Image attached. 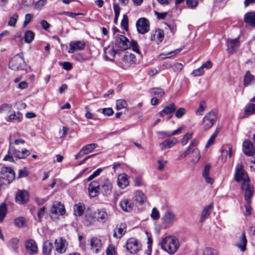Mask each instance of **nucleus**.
Segmentation results:
<instances>
[{
    "mask_svg": "<svg viewBox=\"0 0 255 255\" xmlns=\"http://www.w3.org/2000/svg\"><path fill=\"white\" fill-rule=\"evenodd\" d=\"M126 225L121 224L120 227L117 229V232H115L114 234V237L120 238L126 232Z\"/></svg>",
    "mask_w": 255,
    "mask_h": 255,
    "instance_id": "obj_43",
    "label": "nucleus"
},
{
    "mask_svg": "<svg viewBox=\"0 0 255 255\" xmlns=\"http://www.w3.org/2000/svg\"><path fill=\"white\" fill-rule=\"evenodd\" d=\"M18 18V15L16 13L13 14L11 16L9 17L8 21V25L14 27L16 23Z\"/></svg>",
    "mask_w": 255,
    "mask_h": 255,
    "instance_id": "obj_57",
    "label": "nucleus"
},
{
    "mask_svg": "<svg viewBox=\"0 0 255 255\" xmlns=\"http://www.w3.org/2000/svg\"><path fill=\"white\" fill-rule=\"evenodd\" d=\"M120 205L122 209L127 212H130L133 209V203L128 199L122 200L120 203Z\"/></svg>",
    "mask_w": 255,
    "mask_h": 255,
    "instance_id": "obj_27",
    "label": "nucleus"
},
{
    "mask_svg": "<svg viewBox=\"0 0 255 255\" xmlns=\"http://www.w3.org/2000/svg\"><path fill=\"white\" fill-rule=\"evenodd\" d=\"M25 219L23 217H19L14 220V224L18 228H22L25 224Z\"/></svg>",
    "mask_w": 255,
    "mask_h": 255,
    "instance_id": "obj_44",
    "label": "nucleus"
},
{
    "mask_svg": "<svg viewBox=\"0 0 255 255\" xmlns=\"http://www.w3.org/2000/svg\"><path fill=\"white\" fill-rule=\"evenodd\" d=\"M193 134V132L186 133L184 135V136H183V137L182 138V139L181 141V144L182 145H186L188 143L189 140L192 138Z\"/></svg>",
    "mask_w": 255,
    "mask_h": 255,
    "instance_id": "obj_54",
    "label": "nucleus"
},
{
    "mask_svg": "<svg viewBox=\"0 0 255 255\" xmlns=\"http://www.w3.org/2000/svg\"><path fill=\"white\" fill-rule=\"evenodd\" d=\"M97 220L101 223H105L108 218V214L105 209L98 210L97 212Z\"/></svg>",
    "mask_w": 255,
    "mask_h": 255,
    "instance_id": "obj_32",
    "label": "nucleus"
},
{
    "mask_svg": "<svg viewBox=\"0 0 255 255\" xmlns=\"http://www.w3.org/2000/svg\"><path fill=\"white\" fill-rule=\"evenodd\" d=\"M102 189L105 195H108L111 194L112 189V185L111 182L107 179L104 180L102 185Z\"/></svg>",
    "mask_w": 255,
    "mask_h": 255,
    "instance_id": "obj_35",
    "label": "nucleus"
},
{
    "mask_svg": "<svg viewBox=\"0 0 255 255\" xmlns=\"http://www.w3.org/2000/svg\"><path fill=\"white\" fill-rule=\"evenodd\" d=\"M160 245L161 249L169 255H174L180 246L178 239L174 236H167L163 238Z\"/></svg>",
    "mask_w": 255,
    "mask_h": 255,
    "instance_id": "obj_1",
    "label": "nucleus"
},
{
    "mask_svg": "<svg viewBox=\"0 0 255 255\" xmlns=\"http://www.w3.org/2000/svg\"><path fill=\"white\" fill-rule=\"evenodd\" d=\"M218 118L217 114L215 110H212L208 113L202 120L203 128L208 130L214 125Z\"/></svg>",
    "mask_w": 255,
    "mask_h": 255,
    "instance_id": "obj_4",
    "label": "nucleus"
},
{
    "mask_svg": "<svg viewBox=\"0 0 255 255\" xmlns=\"http://www.w3.org/2000/svg\"><path fill=\"white\" fill-rule=\"evenodd\" d=\"M149 92L151 96H156L157 98L161 97L165 94V92L162 89L158 87L150 89L149 90Z\"/></svg>",
    "mask_w": 255,
    "mask_h": 255,
    "instance_id": "obj_39",
    "label": "nucleus"
},
{
    "mask_svg": "<svg viewBox=\"0 0 255 255\" xmlns=\"http://www.w3.org/2000/svg\"><path fill=\"white\" fill-rule=\"evenodd\" d=\"M191 150V162L196 163L200 158V153L197 148H194Z\"/></svg>",
    "mask_w": 255,
    "mask_h": 255,
    "instance_id": "obj_38",
    "label": "nucleus"
},
{
    "mask_svg": "<svg viewBox=\"0 0 255 255\" xmlns=\"http://www.w3.org/2000/svg\"><path fill=\"white\" fill-rule=\"evenodd\" d=\"M117 183L120 188L125 189L129 184L128 175L125 173L119 175L117 178Z\"/></svg>",
    "mask_w": 255,
    "mask_h": 255,
    "instance_id": "obj_23",
    "label": "nucleus"
},
{
    "mask_svg": "<svg viewBox=\"0 0 255 255\" xmlns=\"http://www.w3.org/2000/svg\"><path fill=\"white\" fill-rule=\"evenodd\" d=\"M26 65L23 54L19 53L16 54L10 60L8 66L11 69L17 71L24 69Z\"/></svg>",
    "mask_w": 255,
    "mask_h": 255,
    "instance_id": "obj_3",
    "label": "nucleus"
},
{
    "mask_svg": "<svg viewBox=\"0 0 255 255\" xmlns=\"http://www.w3.org/2000/svg\"><path fill=\"white\" fill-rule=\"evenodd\" d=\"M96 220V214L91 211H86L83 222L85 226H89L92 225Z\"/></svg>",
    "mask_w": 255,
    "mask_h": 255,
    "instance_id": "obj_19",
    "label": "nucleus"
},
{
    "mask_svg": "<svg viewBox=\"0 0 255 255\" xmlns=\"http://www.w3.org/2000/svg\"><path fill=\"white\" fill-rule=\"evenodd\" d=\"M98 147L97 143H90L84 146L80 150V151L75 156L76 159H79L85 154L92 152L94 149Z\"/></svg>",
    "mask_w": 255,
    "mask_h": 255,
    "instance_id": "obj_13",
    "label": "nucleus"
},
{
    "mask_svg": "<svg viewBox=\"0 0 255 255\" xmlns=\"http://www.w3.org/2000/svg\"><path fill=\"white\" fill-rule=\"evenodd\" d=\"M0 190L3 185H8L15 179L14 170L9 167H2L0 169Z\"/></svg>",
    "mask_w": 255,
    "mask_h": 255,
    "instance_id": "obj_2",
    "label": "nucleus"
},
{
    "mask_svg": "<svg viewBox=\"0 0 255 255\" xmlns=\"http://www.w3.org/2000/svg\"><path fill=\"white\" fill-rule=\"evenodd\" d=\"M100 189V184L96 181H94L92 182L89 185L88 191L89 195L91 197H96Z\"/></svg>",
    "mask_w": 255,
    "mask_h": 255,
    "instance_id": "obj_22",
    "label": "nucleus"
},
{
    "mask_svg": "<svg viewBox=\"0 0 255 255\" xmlns=\"http://www.w3.org/2000/svg\"><path fill=\"white\" fill-rule=\"evenodd\" d=\"M210 168L211 165L210 164H207L204 167L202 172V176L207 183L212 184L213 183L214 180L213 178L209 176Z\"/></svg>",
    "mask_w": 255,
    "mask_h": 255,
    "instance_id": "obj_33",
    "label": "nucleus"
},
{
    "mask_svg": "<svg viewBox=\"0 0 255 255\" xmlns=\"http://www.w3.org/2000/svg\"><path fill=\"white\" fill-rule=\"evenodd\" d=\"M244 21L249 25L255 27V12L246 13L244 15Z\"/></svg>",
    "mask_w": 255,
    "mask_h": 255,
    "instance_id": "obj_31",
    "label": "nucleus"
},
{
    "mask_svg": "<svg viewBox=\"0 0 255 255\" xmlns=\"http://www.w3.org/2000/svg\"><path fill=\"white\" fill-rule=\"evenodd\" d=\"M19 240L17 238H12L8 242V246L15 252H17L18 248Z\"/></svg>",
    "mask_w": 255,
    "mask_h": 255,
    "instance_id": "obj_47",
    "label": "nucleus"
},
{
    "mask_svg": "<svg viewBox=\"0 0 255 255\" xmlns=\"http://www.w3.org/2000/svg\"><path fill=\"white\" fill-rule=\"evenodd\" d=\"M130 41L124 35H119L116 37L115 44L122 50H125L130 47Z\"/></svg>",
    "mask_w": 255,
    "mask_h": 255,
    "instance_id": "obj_10",
    "label": "nucleus"
},
{
    "mask_svg": "<svg viewBox=\"0 0 255 255\" xmlns=\"http://www.w3.org/2000/svg\"><path fill=\"white\" fill-rule=\"evenodd\" d=\"M204 73V69L201 66L199 68L193 70L192 72V75L194 76H199L203 75Z\"/></svg>",
    "mask_w": 255,
    "mask_h": 255,
    "instance_id": "obj_62",
    "label": "nucleus"
},
{
    "mask_svg": "<svg viewBox=\"0 0 255 255\" xmlns=\"http://www.w3.org/2000/svg\"><path fill=\"white\" fill-rule=\"evenodd\" d=\"M29 200V194L25 190H18L15 195V201L19 204L26 203Z\"/></svg>",
    "mask_w": 255,
    "mask_h": 255,
    "instance_id": "obj_15",
    "label": "nucleus"
},
{
    "mask_svg": "<svg viewBox=\"0 0 255 255\" xmlns=\"http://www.w3.org/2000/svg\"><path fill=\"white\" fill-rule=\"evenodd\" d=\"M150 216L151 218L154 220H156L159 218V213L156 208L152 209Z\"/></svg>",
    "mask_w": 255,
    "mask_h": 255,
    "instance_id": "obj_61",
    "label": "nucleus"
},
{
    "mask_svg": "<svg viewBox=\"0 0 255 255\" xmlns=\"http://www.w3.org/2000/svg\"><path fill=\"white\" fill-rule=\"evenodd\" d=\"M85 207L83 203H79L75 205L74 212L76 215L81 216L85 210Z\"/></svg>",
    "mask_w": 255,
    "mask_h": 255,
    "instance_id": "obj_42",
    "label": "nucleus"
},
{
    "mask_svg": "<svg viewBox=\"0 0 255 255\" xmlns=\"http://www.w3.org/2000/svg\"><path fill=\"white\" fill-rule=\"evenodd\" d=\"M131 47L132 50L135 51L136 53L140 54V52L139 50V46L137 44V43L135 40H131L130 42V47Z\"/></svg>",
    "mask_w": 255,
    "mask_h": 255,
    "instance_id": "obj_58",
    "label": "nucleus"
},
{
    "mask_svg": "<svg viewBox=\"0 0 255 255\" xmlns=\"http://www.w3.org/2000/svg\"><path fill=\"white\" fill-rule=\"evenodd\" d=\"M180 51V50L179 49H176L175 50L170 51L169 52H167L166 53H163L160 54V56H163V58H171L173 57L174 55L177 54L178 53H179Z\"/></svg>",
    "mask_w": 255,
    "mask_h": 255,
    "instance_id": "obj_55",
    "label": "nucleus"
},
{
    "mask_svg": "<svg viewBox=\"0 0 255 255\" xmlns=\"http://www.w3.org/2000/svg\"><path fill=\"white\" fill-rule=\"evenodd\" d=\"M86 43L84 41H72L69 43V53H73L76 51H80L84 49Z\"/></svg>",
    "mask_w": 255,
    "mask_h": 255,
    "instance_id": "obj_11",
    "label": "nucleus"
},
{
    "mask_svg": "<svg viewBox=\"0 0 255 255\" xmlns=\"http://www.w3.org/2000/svg\"><path fill=\"white\" fill-rule=\"evenodd\" d=\"M137 32L144 34L149 30V22L145 18H140L136 22Z\"/></svg>",
    "mask_w": 255,
    "mask_h": 255,
    "instance_id": "obj_9",
    "label": "nucleus"
},
{
    "mask_svg": "<svg viewBox=\"0 0 255 255\" xmlns=\"http://www.w3.org/2000/svg\"><path fill=\"white\" fill-rule=\"evenodd\" d=\"M213 209V203H210L208 205L204 207V208L203 209L201 216L200 217V221L201 222L204 221L209 216Z\"/></svg>",
    "mask_w": 255,
    "mask_h": 255,
    "instance_id": "obj_28",
    "label": "nucleus"
},
{
    "mask_svg": "<svg viewBox=\"0 0 255 255\" xmlns=\"http://www.w3.org/2000/svg\"><path fill=\"white\" fill-rule=\"evenodd\" d=\"M247 240L245 233H242L239 237L236 246L242 252H244L247 250Z\"/></svg>",
    "mask_w": 255,
    "mask_h": 255,
    "instance_id": "obj_26",
    "label": "nucleus"
},
{
    "mask_svg": "<svg viewBox=\"0 0 255 255\" xmlns=\"http://www.w3.org/2000/svg\"><path fill=\"white\" fill-rule=\"evenodd\" d=\"M90 246L93 252L98 254L102 246L101 240L97 237H93L90 240Z\"/></svg>",
    "mask_w": 255,
    "mask_h": 255,
    "instance_id": "obj_20",
    "label": "nucleus"
},
{
    "mask_svg": "<svg viewBox=\"0 0 255 255\" xmlns=\"http://www.w3.org/2000/svg\"><path fill=\"white\" fill-rule=\"evenodd\" d=\"M164 38V33L162 30L158 29L156 30V39L157 41L161 42Z\"/></svg>",
    "mask_w": 255,
    "mask_h": 255,
    "instance_id": "obj_56",
    "label": "nucleus"
},
{
    "mask_svg": "<svg viewBox=\"0 0 255 255\" xmlns=\"http://www.w3.org/2000/svg\"><path fill=\"white\" fill-rule=\"evenodd\" d=\"M55 249L56 251L59 254L65 253L67 248V243L66 241L62 238L55 241Z\"/></svg>",
    "mask_w": 255,
    "mask_h": 255,
    "instance_id": "obj_16",
    "label": "nucleus"
},
{
    "mask_svg": "<svg viewBox=\"0 0 255 255\" xmlns=\"http://www.w3.org/2000/svg\"><path fill=\"white\" fill-rule=\"evenodd\" d=\"M255 112V104H251L247 106L245 110V114L246 115H251L253 114Z\"/></svg>",
    "mask_w": 255,
    "mask_h": 255,
    "instance_id": "obj_51",
    "label": "nucleus"
},
{
    "mask_svg": "<svg viewBox=\"0 0 255 255\" xmlns=\"http://www.w3.org/2000/svg\"><path fill=\"white\" fill-rule=\"evenodd\" d=\"M34 33L31 30H27L24 33V41L26 43H30L34 39Z\"/></svg>",
    "mask_w": 255,
    "mask_h": 255,
    "instance_id": "obj_45",
    "label": "nucleus"
},
{
    "mask_svg": "<svg viewBox=\"0 0 255 255\" xmlns=\"http://www.w3.org/2000/svg\"><path fill=\"white\" fill-rule=\"evenodd\" d=\"M255 81V76L252 75L249 71L246 72L244 77V85L247 87Z\"/></svg>",
    "mask_w": 255,
    "mask_h": 255,
    "instance_id": "obj_34",
    "label": "nucleus"
},
{
    "mask_svg": "<svg viewBox=\"0 0 255 255\" xmlns=\"http://www.w3.org/2000/svg\"><path fill=\"white\" fill-rule=\"evenodd\" d=\"M141 247V244L136 238L128 239L126 243V249L130 254H135L139 252Z\"/></svg>",
    "mask_w": 255,
    "mask_h": 255,
    "instance_id": "obj_6",
    "label": "nucleus"
},
{
    "mask_svg": "<svg viewBox=\"0 0 255 255\" xmlns=\"http://www.w3.org/2000/svg\"><path fill=\"white\" fill-rule=\"evenodd\" d=\"M241 189L245 191V199L247 202H250L251 199L254 193V186L251 185L250 180H246L243 182Z\"/></svg>",
    "mask_w": 255,
    "mask_h": 255,
    "instance_id": "obj_7",
    "label": "nucleus"
},
{
    "mask_svg": "<svg viewBox=\"0 0 255 255\" xmlns=\"http://www.w3.org/2000/svg\"><path fill=\"white\" fill-rule=\"evenodd\" d=\"M23 119L22 114L17 111L16 113L13 111L6 119L7 122L19 123L21 122Z\"/></svg>",
    "mask_w": 255,
    "mask_h": 255,
    "instance_id": "obj_24",
    "label": "nucleus"
},
{
    "mask_svg": "<svg viewBox=\"0 0 255 255\" xmlns=\"http://www.w3.org/2000/svg\"><path fill=\"white\" fill-rule=\"evenodd\" d=\"M7 213V206L5 202L0 204V223L5 218Z\"/></svg>",
    "mask_w": 255,
    "mask_h": 255,
    "instance_id": "obj_40",
    "label": "nucleus"
},
{
    "mask_svg": "<svg viewBox=\"0 0 255 255\" xmlns=\"http://www.w3.org/2000/svg\"><path fill=\"white\" fill-rule=\"evenodd\" d=\"M134 200L136 202L139 203H143L146 200V196L140 190H137L134 193Z\"/></svg>",
    "mask_w": 255,
    "mask_h": 255,
    "instance_id": "obj_37",
    "label": "nucleus"
},
{
    "mask_svg": "<svg viewBox=\"0 0 255 255\" xmlns=\"http://www.w3.org/2000/svg\"><path fill=\"white\" fill-rule=\"evenodd\" d=\"M165 24L169 29L172 33H174L176 30V25L174 20H170L165 22Z\"/></svg>",
    "mask_w": 255,
    "mask_h": 255,
    "instance_id": "obj_48",
    "label": "nucleus"
},
{
    "mask_svg": "<svg viewBox=\"0 0 255 255\" xmlns=\"http://www.w3.org/2000/svg\"><path fill=\"white\" fill-rule=\"evenodd\" d=\"M162 219L166 224L171 225L176 220V215L171 210H168L165 212Z\"/></svg>",
    "mask_w": 255,
    "mask_h": 255,
    "instance_id": "obj_17",
    "label": "nucleus"
},
{
    "mask_svg": "<svg viewBox=\"0 0 255 255\" xmlns=\"http://www.w3.org/2000/svg\"><path fill=\"white\" fill-rule=\"evenodd\" d=\"M53 248V245L49 241L47 240L44 242L42 248V253L44 255H49Z\"/></svg>",
    "mask_w": 255,
    "mask_h": 255,
    "instance_id": "obj_36",
    "label": "nucleus"
},
{
    "mask_svg": "<svg viewBox=\"0 0 255 255\" xmlns=\"http://www.w3.org/2000/svg\"><path fill=\"white\" fill-rule=\"evenodd\" d=\"M103 169L102 168H98L95 170L89 177L88 178V181H91L95 177L99 176L101 173L103 171Z\"/></svg>",
    "mask_w": 255,
    "mask_h": 255,
    "instance_id": "obj_59",
    "label": "nucleus"
},
{
    "mask_svg": "<svg viewBox=\"0 0 255 255\" xmlns=\"http://www.w3.org/2000/svg\"><path fill=\"white\" fill-rule=\"evenodd\" d=\"M123 61L128 65H131L135 63L136 59L133 54L126 52L123 56Z\"/></svg>",
    "mask_w": 255,
    "mask_h": 255,
    "instance_id": "obj_30",
    "label": "nucleus"
},
{
    "mask_svg": "<svg viewBox=\"0 0 255 255\" xmlns=\"http://www.w3.org/2000/svg\"><path fill=\"white\" fill-rule=\"evenodd\" d=\"M176 110V107L174 103L170 104L166 106L160 113V116L162 117V113H164L165 115L171 114L174 112Z\"/></svg>",
    "mask_w": 255,
    "mask_h": 255,
    "instance_id": "obj_41",
    "label": "nucleus"
},
{
    "mask_svg": "<svg viewBox=\"0 0 255 255\" xmlns=\"http://www.w3.org/2000/svg\"><path fill=\"white\" fill-rule=\"evenodd\" d=\"M30 154V151L26 148H23L21 150L15 148H13L12 150V154L15 157L18 159L26 158Z\"/></svg>",
    "mask_w": 255,
    "mask_h": 255,
    "instance_id": "obj_25",
    "label": "nucleus"
},
{
    "mask_svg": "<svg viewBox=\"0 0 255 255\" xmlns=\"http://www.w3.org/2000/svg\"><path fill=\"white\" fill-rule=\"evenodd\" d=\"M107 255H116L115 248L114 246L110 245L106 250Z\"/></svg>",
    "mask_w": 255,
    "mask_h": 255,
    "instance_id": "obj_64",
    "label": "nucleus"
},
{
    "mask_svg": "<svg viewBox=\"0 0 255 255\" xmlns=\"http://www.w3.org/2000/svg\"><path fill=\"white\" fill-rule=\"evenodd\" d=\"M240 46V42L239 38L228 39L227 41V46L228 50L230 53L236 52Z\"/></svg>",
    "mask_w": 255,
    "mask_h": 255,
    "instance_id": "obj_14",
    "label": "nucleus"
},
{
    "mask_svg": "<svg viewBox=\"0 0 255 255\" xmlns=\"http://www.w3.org/2000/svg\"><path fill=\"white\" fill-rule=\"evenodd\" d=\"M25 248L28 253L31 255L36 254L38 251V247L35 241L29 239L25 243Z\"/></svg>",
    "mask_w": 255,
    "mask_h": 255,
    "instance_id": "obj_18",
    "label": "nucleus"
},
{
    "mask_svg": "<svg viewBox=\"0 0 255 255\" xmlns=\"http://www.w3.org/2000/svg\"><path fill=\"white\" fill-rule=\"evenodd\" d=\"M203 255H218V252L212 248H206L203 251Z\"/></svg>",
    "mask_w": 255,
    "mask_h": 255,
    "instance_id": "obj_52",
    "label": "nucleus"
},
{
    "mask_svg": "<svg viewBox=\"0 0 255 255\" xmlns=\"http://www.w3.org/2000/svg\"><path fill=\"white\" fill-rule=\"evenodd\" d=\"M65 209L63 204L60 202L55 201L53 202L51 208L50 213V217L53 220L55 218L56 219H58L59 216H62L65 213Z\"/></svg>",
    "mask_w": 255,
    "mask_h": 255,
    "instance_id": "obj_5",
    "label": "nucleus"
},
{
    "mask_svg": "<svg viewBox=\"0 0 255 255\" xmlns=\"http://www.w3.org/2000/svg\"><path fill=\"white\" fill-rule=\"evenodd\" d=\"M134 186L136 187L141 186L144 185L142 178L140 175L136 176L133 181Z\"/></svg>",
    "mask_w": 255,
    "mask_h": 255,
    "instance_id": "obj_53",
    "label": "nucleus"
},
{
    "mask_svg": "<svg viewBox=\"0 0 255 255\" xmlns=\"http://www.w3.org/2000/svg\"><path fill=\"white\" fill-rule=\"evenodd\" d=\"M234 179L237 182H243L246 180H250L247 174L244 169V166L242 163H238L235 168Z\"/></svg>",
    "mask_w": 255,
    "mask_h": 255,
    "instance_id": "obj_8",
    "label": "nucleus"
},
{
    "mask_svg": "<svg viewBox=\"0 0 255 255\" xmlns=\"http://www.w3.org/2000/svg\"><path fill=\"white\" fill-rule=\"evenodd\" d=\"M206 108V104L204 101H201L199 104V106L196 111L197 115L202 116Z\"/></svg>",
    "mask_w": 255,
    "mask_h": 255,
    "instance_id": "obj_46",
    "label": "nucleus"
},
{
    "mask_svg": "<svg viewBox=\"0 0 255 255\" xmlns=\"http://www.w3.org/2000/svg\"><path fill=\"white\" fill-rule=\"evenodd\" d=\"M105 58L107 60L112 61L114 60L117 51L113 47H108L104 49Z\"/></svg>",
    "mask_w": 255,
    "mask_h": 255,
    "instance_id": "obj_29",
    "label": "nucleus"
},
{
    "mask_svg": "<svg viewBox=\"0 0 255 255\" xmlns=\"http://www.w3.org/2000/svg\"><path fill=\"white\" fill-rule=\"evenodd\" d=\"M127 106V102L123 99H119L116 101V109L120 110L126 108Z\"/></svg>",
    "mask_w": 255,
    "mask_h": 255,
    "instance_id": "obj_50",
    "label": "nucleus"
},
{
    "mask_svg": "<svg viewBox=\"0 0 255 255\" xmlns=\"http://www.w3.org/2000/svg\"><path fill=\"white\" fill-rule=\"evenodd\" d=\"M178 142L177 139L175 137L167 138L160 143L159 147L162 150L164 149L170 148L174 146Z\"/></svg>",
    "mask_w": 255,
    "mask_h": 255,
    "instance_id": "obj_21",
    "label": "nucleus"
},
{
    "mask_svg": "<svg viewBox=\"0 0 255 255\" xmlns=\"http://www.w3.org/2000/svg\"><path fill=\"white\" fill-rule=\"evenodd\" d=\"M243 151L247 156L254 155L255 154V147L253 142L249 140L244 141L243 143Z\"/></svg>",
    "mask_w": 255,
    "mask_h": 255,
    "instance_id": "obj_12",
    "label": "nucleus"
},
{
    "mask_svg": "<svg viewBox=\"0 0 255 255\" xmlns=\"http://www.w3.org/2000/svg\"><path fill=\"white\" fill-rule=\"evenodd\" d=\"M47 2V0H39L36 2L34 7L37 9H40L44 6Z\"/></svg>",
    "mask_w": 255,
    "mask_h": 255,
    "instance_id": "obj_63",
    "label": "nucleus"
},
{
    "mask_svg": "<svg viewBox=\"0 0 255 255\" xmlns=\"http://www.w3.org/2000/svg\"><path fill=\"white\" fill-rule=\"evenodd\" d=\"M45 207H43L39 209L37 212V218L39 222H41L45 214Z\"/></svg>",
    "mask_w": 255,
    "mask_h": 255,
    "instance_id": "obj_60",
    "label": "nucleus"
},
{
    "mask_svg": "<svg viewBox=\"0 0 255 255\" xmlns=\"http://www.w3.org/2000/svg\"><path fill=\"white\" fill-rule=\"evenodd\" d=\"M13 147L11 146V143H9V148L8 150L7 154L3 158V160L8 161L10 162L14 161L13 157L11 154H12Z\"/></svg>",
    "mask_w": 255,
    "mask_h": 255,
    "instance_id": "obj_49",
    "label": "nucleus"
}]
</instances>
